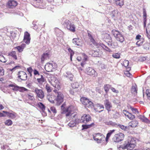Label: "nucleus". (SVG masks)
Returning a JSON list of instances; mask_svg holds the SVG:
<instances>
[{"mask_svg": "<svg viewBox=\"0 0 150 150\" xmlns=\"http://www.w3.org/2000/svg\"><path fill=\"white\" fill-rule=\"evenodd\" d=\"M33 73L35 76H36L37 75H40V73L36 69H34L33 70Z\"/></svg>", "mask_w": 150, "mask_h": 150, "instance_id": "e2e57ef3", "label": "nucleus"}, {"mask_svg": "<svg viewBox=\"0 0 150 150\" xmlns=\"http://www.w3.org/2000/svg\"><path fill=\"white\" fill-rule=\"evenodd\" d=\"M105 124L107 125H111L114 127H117V124L116 123L113 122L111 121H109L108 122H107Z\"/></svg>", "mask_w": 150, "mask_h": 150, "instance_id": "72a5a7b5", "label": "nucleus"}, {"mask_svg": "<svg viewBox=\"0 0 150 150\" xmlns=\"http://www.w3.org/2000/svg\"><path fill=\"white\" fill-rule=\"evenodd\" d=\"M0 61L4 63L6 62L5 57L2 55H0Z\"/></svg>", "mask_w": 150, "mask_h": 150, "instance_id": "5fc2aeb1", "label": "nucleus"}, {"mask_svg": "<svg viewBox=\"0 0 150 150\" xmlns=\"http://www.w3.org/2000/svg\"><path fill=\"white\" fill-rule=\"evenodd\" d=\"M80 101L86 107L92 108L94 106V104L92 102L87 98L82 97L80 99Z\"/></svg>", "mask_w": 150, "mask_h": 150, "instance_id": "20e7f679", "label": "nucleus"}, {"mask_svg": "<svg viewBox=\"0 0 150 150\" xmlns=\"http://www.w3.org/2000/svg\"><path fill=\"white\" fill-rule=\"evenodd\" d=\"M112 33L116 40L121 42H122L124 40V38L123 35L118 31L113 30Z\"/></svg>", "mask_w": 150, "mask_h": 150, "instance_id": "7ed1b4c3", "label": "nucleus"}, {"mask_svg": "<svg viewBox=\"0 0 150 150\" xmlns=\"http://www.w3.org/2000/svg\"><path fill=\"white\" fill-rule=\"evenodd\" d=\"M26 97L32 101H33L34 100V97L33 95H31L30 94H27L26 95Z\"/></svg>", "mask_w": 150, "mask_h": 150, "instance_id": "4d7b16f0", "label": "nucleus"}, {"mask_svg": "<svg viewBox=\"0 0 150 150\" xmlns=\"http://www.w3.org/2000/svg\"><path fill=\"white\" fill-rule=\"evenodd\" d=\"M123 113L126 117H127L129 119L131 120H132L135 118V116L134 115H133L132 114L129 113L126 110H123Z\"/></svg>", "mask_w": 150, "mask_h": 150, "instance_id": "2eb2a0df", "label": "nucleus"}, {"mask_svg": "<svg viewBox=\"0 0 150 150\" xmlns=\"http://www.w3.org/2000/svg\"><path fill=\"white\" fill-rule=\"evenodd\" d=\"M18 4L16 1L14 0L9 1L7 4V7L10 8H13L15 7Z\"/></svg>", "mask_w": 150, "mask_h": 150, "instance_id": "9b49d317", "label": "nucleus"}, {"mask_svg": "<svg viewBox=\"0 0 150 150\" xmlns=\"http://www.w3.org/2000/svg\"><path fill=\"white\" fill-rule=\"evenodd\" d=\"M130 109L132 110L134 113L135 114L139 113V111L137 108H134L132 106H130Z\"/></svg>", "mask_w": 150, "mask_h": 150, "instance_id": "79ce46f5", "label": "nucleus"}, {"mask_svg": "<svg viewBox=\"0 0 150 150\" xmlns=\"http://www.w3.org/2000/svg\"><path fill=\"white\" fill-rule=\"evenodd\" d=\"M93 138L94 140L96 141L98 143H100V142L102 141L101 137V138H99L98 137V138H97L96 137H95L94 135H93Z\"/></svg>", "mask_w": 150, "mask_h": 150, "instance_id": "c03bdc74", "label": "nucleus"}, {"mask_svg": "<svg viewBox=\"0 0 150 150\" xmlns=\"http://www.w3.org/2000/svg\"><path fill=\"white\" fill-rule=\"evenodd\" d=\"M57 97L54 99V100H51L50 98H49L48 100L51 103H54L55 105L59 106L63 102L64 96L63 94L61 92H57Z\"/></svg>", "mask_w": 150, "mask_h": 150, "instance_id": "f03ea898", "label": "nucleus"}, {"mask_svg": "<svg viewBox=\"0 0 150 150\" xmlns=\"http://www.w3.org/2000/svg\"><path fill=\"white\" fill-rule=\"evenodd\" d=\"M91 42L93 44L95 45H96V46H98L99 45L98 43H97L95 41V40L94 38L93 39L91 40Z\"/></svg>", "mask_w": 150, "mask_h": 150, "instance_id": "0e129e2a", "label": "nucleus"}, {"mask_svg": "<svg viewBox=\"0 0 150 150\" xmlns=\"http://www.w3.org/2000/svg\"><path fill=\"white\" fill-rule=\"evenodd\" d=\"M81 119L82 123H86L91 120V118L89 115L84 114L81 117Z\"/></svg>", "mask_w": 150, "mask_h": 150, "instance_id": "dca6fc26", "label": "nucleus"}, {"mask_svg": "<svg viewBox=\"0 0 150 150\" xmlns=\"http://www.w3.org/2000/svg\"><path fill=\"white\" fill-rule=\"evenodd\" d=\"M120 116L119 113L117 111L115 112V113L112 114V116L114 118L117 119L120 117Z\"/></svg>", "mask_w": 150, "mask_h": 150, "instance_id": "e433bc0d", "label": "nucleus"}, {"mask_svg": "<svg viewBox=\"0 0 150 150\" xmlns=\"http://www.w3.org/2000/svg\"><path fill=\"white\" fill-rule=\"evenodd\" d=\"M25 44H22L20 46H16L14 48L16 49L19 52H21L23 51V49L25 47Z\"/></svg>", "mask_w": 150, "mask_h": 150, "instance_id": "b1692460", "label": "nucleus"}, {"mask_svg": "<svg viewBox=\"0 0 150 150\" xmlns=\"http://www.w3.org/2000/svg\"><path fill=\"white\" fill-rule=\"evenodd\" d=\"M40 78H38L37 79V80L38 82L40 84H42V83L44 82L45 81V79L42 75H40Z\"/></svg>", "mask_w": 150, "mask_h": 150, "instance_id": "c85d7f7f", "label": "nucleus"}, {"mask_svg": "<svg viewBox=\"0 0 150 150\" xmlns=\"http://www.w3.org/2000/svg\"><path fill=\"white\" fill-rule=\"evenodd\" d=\"M146 93L149 99L150 100V93H149V91L147 90L146 91Z\"/></svg>", "mask_w": 150, "mask_h": 150, "instance_id": "774afa93", "label": "nucleus"}, {"mask_svg": "<svg viewBox=\"0 0 150 150\" xmlns=\"http://www.w3.org/2000/svg\"><path fill=\"white\" fill-rule=\"evenodd\" d=\"M57 67V65L54 63H48L45 65V70L48 72H50L55 70Z\"/></svg>", "mask_w": 150, "mask_h": 150, "instance_id": "39448f33", "label": "nucleus"}, {"mask_svg": "<svg viewBox=\"0 0 150 150\" xmlns=\"http://www.w3.org/2000/svg\"><path fill=\"white\" fill-rule=\"evenodd\" d=\"M72 42L77 46H81L82 45L81 40L78 38H74L72 40Z\"/></svg>", "mask_w": 150, "mask_h": 150, "instance_id": "a211bd4d", "label": "nucleus"}, {"mask_svg": "<svg viewBox=\"0 0 150 150\" xmlns=\"http://www.w3.org/2000/svg\"><path fill=\"white\" fill-rule=\"evenodd\" d=\"M111 88V86L109 84H106L104 85L103 88L106 94H107L109 89H110Z\"/></svg>", "mask_w": 150, "mask_h": 150, "instance_id": "473e14b6", "label": "nucleus"}, {"mask_svg": "<svg viewBox=\"0 0 150 150\" xmlns=\"http://www.w3.org/2000/svg\"><path fill=\"white\" fill-rule=\"evenodd\" d=\"M5 124L7 126H10L12 124V122L11 120H7L5 122Z\"/></svg>", "mask_w": 150, "mask_h": 150, "instance_id": "a19ab883", "label": "nucleus"}, {"mask_svg": "<svg viewBox=\"0 0 150 150\" xmlns=\"http://www.w3.org/2000/svg\"><path fill=\"white\" fill-rule=\"evenodd\" d=\"M120 13L117 10H114L112 11L111 15L112 18L115 20L117 19L119 16Z\"/></svg>", "mask_w": 150, "mask_h": 150, "instance_id": "f3484780", "label": "nucleus"}, {"mask_svg": "<svg viewBox=\"0 0 150 150\" xmlns=\"http://www.w3.org/2000/svg\"><path fill=\"white\" fill-rule=\"evenodd\" d=\"M81 120V119H79L77 118L75 119L74 120V122H75L76 124V125L77 124H78L79 122L82 123Z\"/></svg>", "mask_w": 150, "mask_h": 150, "instance_id": "bf43d9fd", "label": "nucleus"}, {"mask_svg": "<svg viewBox=\"0 0 150 150\" xmlns=\"http://www.w3.org/2000/svg\"><path fill=\"white\" fill-rule=\"evenodd\" d=\"M143 23L144 25V27L145 28L146 26V23L147 21L146 19V16L147 14L146 13V9L144 8L143 9Z\"/></svg>", "mask_w": 150, "mask_h": 150, "instance_id": "a878e982", "label": "nucleus"}, {"mask_svg": "<svg viewBox=\"0 0 150 150\" xmlns=\"http://www.w3.org/2000/svg\"><path fill=\"white\" fill-rule=\"evenodd\" d=\"M65 105L64 103L61 106V109L63 110L62 113H66V116L68 117L71 114V105L69 106L67 108H65Z\"/></svg>", "mask_w": 150, "mask_h": 150, "instance_id": "6e6552de", "label": "nucleus"}, {"mask_svg": "<svg viewBox=\"0 0 150 150\" xmlns=\"http://www.w3.org/2000/svg\"><path fill=\"white\" fill-rule=\"evenodd\" d=\"M144 41V39L142 38L140 39V40H139V41H138L137 42L136 44L139 47L143 44Z\"/></svg>", "mask_w": 150, "mask_h": 150, "instance_id": "4c0bfd02", "label": "nucleus"}, {"mask_svg": "<svg viewBox=\"0 0 150 150\" xmlns=\"http://www.w3.org/2000/svg\"><path fill=\"white\" fill-rule=\"evenodd\" d=\"M50 110L53 113L54 115L57 113L56 109L53 106L51 107Z\"/></svg>", "mask_w": 150, "mask_h": 150, "instance_id": "8fccbe9b", "label": "nucleus"}, {"mask_svg": "<svg viewBox=\"0 0 150 150\" xmlns=\"http://www.w3.org/2000/svg\"><path fill=\"white\" fill-rule=\"evenodd\" d=\"M129 63V62L127 60H125L123 62V65L125 67L128 66Z\"/></svg>", "mask_w": 150, "mask_h": 150, "instance_id": "864d4df0", "label": "nucleus"}, {"mask_svg": "<svg viewBox=\"0 0 150 150\" xmlns=\"http://www.w3.org/2000/svg\"><path fill=\"white\" fill-rule=\"evenodd\" d=\"M116 4L121 7L124 5L123 0H115Z\"/></svg>", "mask_w": 150, "mask_h": 150, "instance_id": "f704fd0d", "label": "nucleus"}, {"mask_svg": "<svg viewBox=\"0 0 150 150\" xmlns=\"http://www.w3.org/2000/svg\"><path fill=\"white\" fill-rule=\"evenodd\" d=\"M104 102L105 108L109 113L111 110L112 108V103L108 99H106L104 100Z\"/></svg>", "mask_w": 150, "mask_h": 150, "instance_id": "9d476101", "label": "nucleus"}, {"mask_svg": "<svg viewBox=\"0 0 150 150\" xmlns=\"http://www.w3.org/2000/svg\"><path fill=\"white\" fill-rule=\"evenodd\" d=\"M8 55L11 56L15 60H17V58L16 55V52L15 51H13L8 54Z\"/></svg>", "mask_w": 150, "mask_h": 150, "instance_id": "2f4dec72", "label": "nucleus"}, {"mask_svg": "<svg viewBox=\"0 0 150 150\" xmlns=\"http://www.w3.org/2000/svg\"><path fill=\"white\" fill-rule=\"evenodd\" d=\"M4 75V70L3 68L0 66V76H3Z\"/></svg>", "mask_w": 150, "mask_h": 150, "instance_id": "13d9d810", "label": "nucleus"}, {"mask_svg": "<svg viewBox=\"0 0 150 150\" xmlns=\"http://www.w3.org/2000/svg\"><path fill=\"white\" fill-rule=\"evenodd\" d=\"M27 71L31 75V73H32L33 70L31 67L28 68H27Z\"/></svg>", "mask_w": 150, "mask_h": 150, "instance_id": "338daca9", "label": "nucleus"}, {"mask_svg": "<svg viewBox=\"0 0 150 150\" xmlns=\"http://www.w3.org/2000/svg\"><path fill=\"white\" fill-rule=\"evenodd\" d=\"M71 22L68 19H65L64 21H63L62 24L64 25L65 28H67V27L69 28V26Z\"/></svg>", "mask_w": 150, "mask_h": 150, "instance_id": "bb28decb", "label": "nucleus"}, {"mask_svg": "<svg viewBox=\"0 0 150 150\" xmlns=\"http://www.w3.org/2000/svg\"><path fill=\"white\" fill-rule=\"evenodd\" d=\"M35 92L38 97L41 99H42L44 98L45 95L42 90L39 89L38 88H35Z\"/></svg>", "mask_w": 150, "mask_h": 150, "instance_id": "ddd939ff", "label": "nucleus"}, {"mask_svg": "<svg viewBox=\"0 0 150 150\" xmlns=\"http://www.w3.org/2000/svg\"><path fill=\"white\" fill-rule=\"evenodd\" d=\"M67 29L73 32H74L76 31L75 26L73 23L71 22L69 25V28L67 27Z\"/></svg>", "mask_w": 150, "mask_h": 150, "instance_id": "5701e85b", "label": "nucleus"}, {"mask_svg": "<svg viewBox=\"0 0 150 150\" xmlns=\"http://www.w3.org/2000/svg\"><path fill=\"white\" fill-rule=\"evenodd\" d=\"M16 113L14 112L11 113L8 112L7 116L11 119H14L16 116Z\"/></svg>", "mask_w": 150, "mask_h": 150, "instance_id": "c9c22d12", "label": "nucleus"}, {"mask_svg": "<svg viewBox=\"0 0 150 150\" xmlns=\"http://www.w3.org/2000/svg\"><path fill=\"white\" fill-rule=\"evenodd\" d=\"M31 4L35 7H39L40 4L41 3L42 0H31Z\"/></svg>", "mask_w": 150, "mask_h": 150, "instance_id": "6ab92c4d", "label": "nucleus"}, {"mask_svg": "<svg viewBox=\"0 0 150 150\" xmlns=\"http://www.w3.org/2000/svg\"><path fill=\"white\" fill-rule=\"evenodd\" d=\"M55 32L57 37H62L63 35V32L58 28L55 29Z\"/></svg>", "mask_w": 150, "mask_h": 150, "instance_id": "393cba45", "label": "nucleus"}, {"mask_svg": "<svg viewBox=\"0 0 150 150\" xmlns=\"http://www.w3.org/2000/svg\"><path fill=\"white\" fill-rule=\"evenodd\" d=\"M98 44L99 46L102 47L103 49L106 51H108L109 52H111V50L108 47L105 45L103 43H98Z\"/></svg>", "mask_w": 150, "mask_h": 150, "instance_id": "7c9ffc66", "label": "nucleus"}, {"mask_svg": "<svg viewBox=\"0 0 150 150\" xmlns=\"http://www.w3.org/2000/svg\"><path fill=\"white\" fill-rule=\"evenodd\" d=\"M32 27L35 30H37L38 28V26L35 24V21H33L32 23Z\"/></svg>", "mask_w": 150, "mask_h": 150, "instance_id": "3c124183", "label": "nucleus"}, {"mask_svg": "<svg viewBox=\"0 0 150 150\" xmlns=\"http://www.w3.org/2000/svg\"><path fill=\"white\" fill-rule=\"evenodd\" d=\"M112 57L115 59H119L120 57V55L118 53H115L112 54Z\"/></svg>", "mask_w": 150, "mask_h": 150, "instance_id": "49530a36", "label": "nucleus"}, {"mask_svg": "<svg viewBox=\"0 0 150 150\" xmlns=\"http://www.w3.org/2000/svg\"><path fill=\"white\" fill-rule=\"evenodd\" d=\"M38 106L40 108L42 112L44 113L45 114V106L44 104H43L42 103L39 102L38 103Z\"/></svg>", "mask_w": 150, "mask_h": 150, "instance_id": "cd10ccee", "label": "nucleus"}, {"mask_svg": "<svg viewBox=\"0 0 150 150\" xmlns=\"http://www.w3.org/2000/svg\"><path fill=\"white\" fill-rule=\"evenodd\" d=\"M92 55L94 57H98L99 56V54L98 52L96 51L93 53Z\"/></svg>", "mask_w": 150, "mask_h": 150, "instance_id": "680f3d73", "label": "nucleus"}, {"mask_svg": "<svg viewBox=\"0 0 150 150\" xmlns=\"http://www.w3.org/2000/svg\"><path fill=\"white\" fill-rule=\"evenodd\" d=\"M130 123H131L130 126L132 127H135L137 126L138 122L137 121H132Z\"/></svg>", "mask_w": 150, "mask_h": 150, "instance_id": "58836bf2", "label": "nucleus"}, {"mask_svg": "<svg viewBox=\"0 0 150 150\" xmlns=\"http://www.w3.org/2000/svg\"><path fill=\"white\" fill-rule=\"evenodd\" d=\"M49 54L48 53H44L42 54L41 57L42 63H43L45 59L49 58Z\"/></svg>", "mask_w": 150, "mask_h": 150, "instance_id": "4be33fe9", "label": "nucleus"}, {"mask_svg": "<svg viewBox=\"0 0 150 150\" xmlns=\"http://www.w3.org/2000/svg\"><path fill=\"white\" fill-rule=\"evenodd\" d=\"M68 50L69 52L70 53V55H71V56H73L74 54V52L73 50H71L70 48H68Z\"/></svg>", "mask_w": 150, "mask_h": 150, "instance_id": "052dcab7", "label": "nucleus"}, {"mask_svg": "<svg viewBox=\"0 0 150 150\" xmlns=\"http://www.w3.org/2000/svg\"><path fill=\"white\" fill-rule=\"evenodd\" d=\"M136 138L132 137H128V139L122 144L117 146L118 150H123L125 149L132 150L136 145Z\"/></svg>", "mask_w": 150, "mask_h": 150, "instance_id": "f257e3e1", "label": "nucleus"}, {"mask_svg": "<svg viewBox=\"0 0 150 150\" xmlns=\"http://www.w3.org/2000/svg\"><path fill=\"white\" fill-rule=\"evenodd\" d=\"M117 127H118L120 128L121 129L124 130H125L127 128V127L120 124H117Z\"/></svg>", "mask_w": 150, "mask_h": 150, "instance_id": "603ef678", "label": "nucleus"}, {"mask_svg": "<svg viewBox=\"0 0 150 150\" xmlns=\"http://www.w3.org/2000/svg\"><path fill=\"white\" fill-rule=\"evenodd\" d=\"M137 88L136 86H132L131 88L132 93L134 95L137 94Z\"/></svg>", "mask_w": 150, "mask_h": 150, "instance_id": "c756f323", "label": "nucleus"}, {"mask_svg": "<svg viewBox=\"0 0 150 150\" xmlns=\"http://www.w3.org/2000/svg\"><path fill=\"white\" fill-rule=\"evenodd\" d=\"M143 48L146 50H149V44L148 43L146 42L143 45Z\"/></svg>", "mask_w": 150, "mask_h": 150, "instance_id": "09e8293b", "label": "nucleus"}, {"mask_svg": "<svg viewBox=\"0 0 150 150\" xmlns=\"http://www.w3.org/2000/svg\"><path fill=\"white\" fill-rule=\"evenodd\" d=\"M82 130L87 129L88 128L87 125H82Z\"/></svg>", "mask_w": 150, "mask_h": 150, "instance_id": "69168bd1", "label": "nucleus"}, {"mask_svg": "<svg viewBox=\"0 0 150 150\" xmlns=\"http://www.w3.org/2000/svg\"><path fill=\"white\" fill-rule=\"evenodd\" d=\"M97 106L100 109H103V110H100V111H98L99 112H100L102 111H103V109H104V106L103 105L98 104L97 105Z\"/></svg>", "mask_w": 150, "mask_h": 150, "instance_id": "6e6d98bb", "label": "nucleus"}, {"mask_svg": "<svg viewBox=\"0 0 150 150\" xmlns=\"http://www.w3.org/2000/svg\"><path fill=\"white\" fill-rule=\"evenodd\" d=\"M108 46L112 48H115L118 46V44L116 42L109 41L108 43Z\"/></svg>", "mask_w": 150, "mask_h": 150, "instance_id": "412c9836", "label": "nucleus"}, {"mask_svg": "<svg viewBox=\"0 0 150 150\" xmlns=\"http://www.w3.org/2000/svg\"><path fill=\"white\" fill-rule=\"evenodd\" d=\"M30 34L27 31L25 32L23 40L24 42L25 43L28 44L30 43Z\"/></svg>", "mask_w": 150, "mask_h": 150, "instance_id": "4468645a", "label": "nucleus"}, {"mask_svg": "<svg viewBox=\"0 0 150 150\" xmlns=\"http://www.w3.org/2000/svg\"><path fill=\"white\" fill-rule=\"evenodd\" d=\"M9 87H13L12 89L14 91H18L21 92L28 91V89L23 87H19L15 83L10 84L8 85Z\"/></svg>", "mask_w": 150, "mask_h": 150, "instance_id": "1a4fd4ad", "label": "nucleus"}, {"mask_svg": "<svg viewBox=\"0 0 150 150\" xmlns=\"http://www.w3.org/2000/svg\"><path fill=\"white\" fill-rule=\"evenodd\" d=\"M45 89L48 93L52 91L51 88L48 84H47L46 85Z\"/></svg>", "mask_w": 150, "mask_h": 150, "instance_id": "de8ad7c7", "label": "nucleus"}, {"mask_svg": "<svg viewBox=\"0 0 150 150\" xmlns=\"http://www.w3.org/2000/svg\"><path fill=\"white\" fill-rule=\"evenodd\" d=\"M18 77L21 80H25L27 79V76L25 72L20 71L18 73Z\"/></svg>", "mask_w": 150, "mask_h": 150, "instance_id": "f8f14e48", "label": "nucleus"}, {"mask_svg": "<svg viewBox=\"0 0 150 150\" xmlns=\"http://www.w3.org/2000/svg\"><path fill=\"white\" fill-rule=\"evenodd\" d=\"M124 138V135L122 133L115 134L113 137L112 141L115 142H119L123 140Z\"/></svg>", "mask_w": 150, "mask_h": 150, "instance_id": "0eeeda50", "label": "nucleus"}, {"mask_svg": "<svg viewBox=\"0 0 150 150\" xmlns=\"http://www.w3.org/2000/svg\"><path fill=\"white\" fill-rule=\"evenodd\" d=\"M71 86L74 89L78 88L79 86V83L77 82H75L71 84Z\"/></svg>", "mask_w": 150, "mask_h": 150, "instance_id": "a18cd8bd", "label": "nucleus"}, {"mask_svg": "<svg viewBox=\"0 0 150 150\" xmlns=\"http://www.w3.org/2000/svg\"><path fill=\"white\" fill-rule=\"evenodd\" d=\"M65 77L67 78L71 81H73V79L74 75L70 72H67L64 74Z\"/></svg>", "mask_w": 150, "mask_h": 150, "instance_id": "aec40b11", "label": "nucleus"}, {"mask_svg": "<svg viewBox=\"0 0 150 150\" xmlns=\"http://www.w3.org/2000/svg\"><path fill=\"white\" fill-rule=\"evenodd\" d=\"M85 72L88 75L93 77H96L98 76L97 72L92 68L87 67L85 69Z\"/></svg>", "mask_w": 150, "mask_h": 150, "instance_id": "423d86ee", "label": "nucleus"}, {"mask_svg": "<svg viewBox=\"0 0 150 150\" xmlns=\"http://www.w3.org/2000/svg\"><path fill=\"white\" fill-rule=\"evenodd\" d=\"M76 123L74 120L72 121H70V122L68 124V125L69 127H73L76 125Z\"/></svg>", "mask_w": 150, "mask_h": 150, "instance_id": "ea45409f", "label": "nucleus"}, {"mask_svg": "<svg viewBox=\"0 0 150 150\" xmlns=\"http://www.w3.org/2000/svg\"><path fill=\"white\" fill-rule=\"evenodd\" d=\"M95 134L96 135H94L95 137H96L97 138H98V137L99 138H101V137L102 140H103V139H104L105 138L104 136L101 134L100 133H98Z\"/></svg>", "mask_w": 150, "mask_h": 150, "instance_id": "37998d69", "label": "nucleus"}]
</instances>
